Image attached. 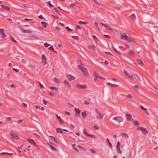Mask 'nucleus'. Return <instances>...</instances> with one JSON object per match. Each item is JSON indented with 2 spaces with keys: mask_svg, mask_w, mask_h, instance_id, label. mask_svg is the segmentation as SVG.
Masks as SVG:
<instances>
[{
  "mask_svg": "<svg viewBox=\"0 0 158 158\" xmlns=\"http://www.w3.org/2000/svg\"><path fill=\"white\" fill-rule=\"evenodd\" d=\"M48 94L49 95L51 96H54V94L53 93L51 92H49L48 93Z\"/></svg>",
  "mask_w": 158,
  "mask_h": 158,
  "instance_id": "obj_52",
  "label": "nucleus"
},
{
  "mask_svg": "<svg viewBox=\"0 0 158 158\" xmlns=\"http://www.w3.org/2000/svg\"><path fill=\"white\" fill-rule=\"evenodd\" d=\"M83 133L84 135L87 136H88L89 135V134L87 132L86 130L85 129H84Z\"/></svg>",
  "mask_w": 158,
  "mask_h": 158,
  "instance_id": "obj_32",
  "label": "nucleus"
},
{
  "mask_svg": "<svg viewBox=\"0 0 158 158\" xmlns=\"http://www.w3.org/2000/svg\"><path fill=\"white\" fill-rule=\"evenodd\" d=\"M10 40H11L15 43H17V41H16L14 39V38L11 36H10Z\"/></svg>",
  "mask_w": 158,
  "mask_h": 158,
  "instance_id": "obj_31",
  "label": "nucleus"
},
{
  "mask_svg": "<svg viewBox=\"0 0 158 158\" xmlns=\"http://www.w3.org/2000/svg\"><path fill=\"white\" fill-rule=\"evenodd\" d=\"M41 23L43 27L45 28H46V27H47L48 25V24L47 23H45L44 22H41Z\"/></svg>",
  "mask_w": 158,
  "mask_h": 158,
  "instance_id": "obj_22",
  "label": "nucleus"
},
{
  "mask_svg": "<svg viewBox=\"0 0 158 158\" xmlns=\"http://www.w3.org/2000/svg\"><path fill=\"white\" fill-rule=\"evenodd\" d=\"M82 115L83 118L85 119L86 116V114L85 112H83L82 113Z\"/></svg>",
  "mask_w": 158,
  "mask_h": 158,
  "instance_id": "obj_30",
  "label": "nucleus"
},
{
  "mask_svg": "<svg viewBox=\"0 0 158 158\" xmlns=\"http://www.w3.org/2000/svg\"><path fill=\"white\" fill-rule=\"evenodd\" d=\"M133 88L136 90H137L138 89V87L137 85H134L133 86Z\"/></svg>",
  "mask_w": 158,
  "mask_h": 158,
  "instance_id": "obj_56",
  "label": "nucleus"
},
{
  "mask_svg": "<svg viewBox=\"0 0 158 158\" xmlns=\"http://www.w3.org/2000/svg\"><path fill=\"white\" fill-rule=\"evenodd\" d=\"M93 128L95 130H98L99 129V127L98 126H94L93 127Z\"/></svg>",
  "mask_w": 158,
  "mask_h": 158,
  "instance_id": "obj_42",
  "label": "nucleus"
},
{
  "mask_svg": "<svg viewBox=\"0 0 158 158\" xmlns=\"http://www.w3.org/2000/svg\"><path fill=\"white\" fill-rule=\"evenodd\" d=\"M72 147H73V148L74 150H75L77 152H78V150L75 147V144H73L72 145Z\"/></svg>",
  "mask_w": 158,
  "mask_h": 158,
  "instance_id": "obj_33",
  "label": "nucleus"
},
{
  "mask_svg": "<svg viewBox=\"0 0 158 158\" xmlns=\"http://www.w3.org/2000/svg\"><path fill=\"white\" fill-rule=\"evenodd\" d=\"M4 10H10V8L7 6H5V7L3 9Z\"/></svg>",
  "mask_w": 158,
  "mask_h": 158,
  "instance_id": "obj_37",
  "label": "nucleus"
},
{
  "mask_svg": "<svg viewBox=\"0 0 158 158\" xmlns=\"http://www.w3.org/2000/svg\"><path fill=\"white\" fill-rule=\"evenodd\" d=\"M76 87L78 89H83L86 88V86L85 85H81L77 84L76 86Z\"/></svg>",
  "mask_w": 158,
  "mask_h": 158,
  "instance_id": "obj_4",
  "label": "nucleus"
},
{
  "mask_svg": "<svg viewBox=\"0 0 158 158\" xmlns=\"http://www.w3.org/2000/svg\"><path fill=\"white\" fill-rule=\"evenodd\" d=\"M22 105L23 107H24L25 108H27V104H26L25 103H22Z\"/></svg>",
  "mask_w": 158,
  "mask_h": 158,
  "instance_id": "obj_55",
  "label": "nucleus"
},
{
  "mask_svg": "<svg viewBox=\"0 0 158 158\" xmlns=\"http://www.w3.org/2000/svg\"><path fill=\"white\" fill-rule=\"evenodd\" d=\"M66 28L69 31H71L73 30V29L69 28L68 27H66Z\"/></svg>",
  "mask_w": 158,
  "mask_h": 158,
  "instance_id": "obj_44",
  "label": "nucleus"
},
{
  "mask_svg": "<svg viewBox=\"0 0 158 158\" xmlns=\"http://www.w3.org/2000/svg\"><path fill=\"white\" fill-rule=\"evenodd\" d=\"M126 117L128 121H132L133 119L132 115L130 114H127L126 115Z\"/></svg>",
  "mask_w": 158,
  "mask_h": 158,
  "instance_id": "obj_8",
  "label": "nucleus"
},
{
  "mask_svg": "<svg viewBox=\"0 0 158 158\" xmlns=\"http://www.w3.org/2000/svg\"><path fill=\"white\" fill-rule=\"evenodd\" d=\"M84 104L86 105H89V103L88 101L85 100L84 101Z\"/></svg>",
  "mask_w": 158,
  "mask_h": 158,
  "instance_id": "obj_49",
  "label": "nucleus"
},
{
  "mask_svg": "<svg viewBox=\"0 0 158 158\" xmlns=\"http://www.w3.org/2000/svg\"><path fill=\"white\" fill-rule=\"evenodd\" d=\"M47 5H48L51 7H52L54 6L53 5L51 4L50 1H48L47 2Z\"/></svg>",
  "mask_w": 158,
  "mask_h": 158,
  "instance_id": "obj_34",
  "label": "nucleus"
},
{
  "mask_svg": "<svg viewBox=\"0 0 158 158\" xmlns=\"http://www.w3.org/2000/svg\"><path fill=\"white\" fill-rule=\"evenodd\" d=\"M127 97L128 98H132V96L130 94H128L127 95Z\"/></svg>",
  "mask_w": 158,
  "mask_h": 158,
  "instance_id": "obj_64",
  "label": "nucleus"
},
{
  "mask_svg": "<svg viewBox=\"0 0 158 158\" xmlns=\"http://www.w3.org/2000/svg\"><path fill=\"white\" fill-rule=\"evenodd\" d=\"M94 74L95 78H99L102 79L104 80H105V78H103L102 77H100L99 74L95 72H94Z\"/></svg>",
  "mask_w": 158,
  "mask_h": 158,
  "instance_id": "obj_9",
  "label": "nucleus"
},
{
  "mask_svg": "<svg viewBox=\"0 0 158 158\" xmlns=\"http://www.w3.org/2000/svg\"><path fill=\"white\" fill-rule=\"evenodd\" d=\"M79 4V3L77 2H74L73 3H71L70 4V6L71 7H75V6Z\"/></svg>",
  "mask_w": 158,
  "mask_h": 158,
  "instance_id": "obj_24",
  "label": "nucleus"
},
{
  "mask_svg": "<svg viewBox=\"0 0 158 158\" xmlns=\"http://www.w3.org/2000/svg\"><path fill=\"white\" fill-rule=\"evenodd\" d=\"M50 137H51L53 139V140L56 143H58V142H57V141L56 140L55 138L53 136H50Z\"/></svg>",
  "mask_w": 158,
  "mask_h": 158,
  "instance_id": "obj_51",
  "label": "nucleus"
},
{
  "mask_svg": "<svg viewBox=\"0 0 158 158\" xmlns=\"http://www.w3.org/2000/svg\"><path fill=\"white\" fill-rule=\"evenodd\" d=\"M13 70L14 71H15V72H18L19 71V70H18V69H15V68H13Z\"/></svg>",
  "mask_w": 158,
  "mask_h": 158,
  "instance_id": "obj_61",
  "label": "nucleus"
},
{
  "mask_svg": "<svg viewBox=\"0 0 158 158\" xmlns=\"http://www.w3.org/2000/svg\"><path fill=\"white\" fill-rule=\"evenodd\" d=\"M90 152H91L93 154H94L96 152L95 150L93 149H91L90 150Z\"/></svg>",
  "mask_w": 158,
  "mask_h": 158,
  "instance_id": "obj_48",
  "label": "nucleus"
},
{
  "mask_svg": "<svg viewBox=\"0 0 158 158\" xmlns=\"http://www.w3.org/2000/svg\"><path fill=\"white\" fill-rule=\"evenodd\" d=\"M50 88L51 89L54 90H55V91L57 93H58L59 92L58 89L55 87L52 86L50 87Z\"/></svg>",
  "mask_w": 158,
  "mask_h": 158,
  "instance_id": "obj_23",
  "label": "nucleus"
},
{
  "mask_svg": "<svg viewBox=\"0 0 158 158\" xmlns=\"http://www.w3.org/2000/svg\"><path fill=\"white\" fill-rule=\"evenodd\" d=\"M54 81L56 83H60L59 80L57 78L55 77L53 79Z\"/></svg>",
  "mask_w": 158,
  "mask_h": 158,
  "instance_id": "obj_26",
  "label": "nucleus"
},
{
  "mask_svg": "<svg viewBox=\"0 0 158 158\" xmlns=\"http://www.w3.org/2000/svg\"><path fill=\"white\" fill-rule=\"evenodd\" d=\"M143 128H144L142 127H140V126H138L137 127V129L138 130H139L141 131V130H143Z\"/></svg>",
  "mask_w": 158,
  "mask_h": 158,
  "instance_id": "obj_36",
  "label": "nucleus"
},
{
  "mask_svg": "<svg viewBox=\"0 0 158 158\" xmlns=\"http://www.w3.org/2000/svg\"><path fill=\"white\" fill-rule=\"evenodd\" d=\"M19 28L20 29V30L23 32L24 33H30L31 34L32 33V31L30 30H25L23 28L21 27H19Z\"/></svg>",
  "mask_w": 158,
  "mask_h": 158,
  "instance_id": "obj_7",
  "label": "nucleus"
},
{
  "mask_svg": "<svg viewBox=\"0 0 158 158\" xmlns=\"http://www.w3.org/2000/svg\"><path fill=\"white\" fill-rule=\"evenodd\" d=\"M113 119L114 120H116L119 123L123 121V118L121 117H114L113 118Z\"/></svg>",
  "mask_w": 158,
  "mask_h": 158,
  "instance_id": "obj_5",
  "label": "nucleus"
},
{
  "mask_svg": "<svg viewBox=\"0 0 158 158\" xmlns=\"http://www.w3.org/2000/svg\"><path fill=\"white\" fill-rule=\"evenodd\" d=\"M104 36L106 38H111V37L110 36L108 35H104Z\"/></svg>",
  "mask_w": 158,
  "mask_h": 158,
  "instance_id": "obj_63",
  "label": "nucleus"
},
{
  "mask_svg": "<svg viewBox=\"0 0 158 158\" xmlns=\"http://www.w3.org/2000/svg\"><path fill=\"white\" fill-rule=\"evenodd\" d=\"M136 62L137 64L139 65H141L143 64V63L141 60H139L138 59L136 60Z\"/></svg>",
  "mask_w": 158,
  "mask_h": 158,
  "instance_id": "obj_16",
  "label": "nucleus"
},
{
  "mask_svg": "<svg viewBox=\"0 0 158 158\" xmlns=\"http://www.w3.org/2000/svg\"><path fill=\"white\" fill-rule=\"evenodd\" d=\"M95 112L98 114V115L96 117V118L98 119H100L103 118V115L100 113L98 109L95 108Z\"/></svg>",
  "mask_w": 158,
  "mask_h": 158,
  "instance_id": "obj_3",
  "label": "nucleus"
},
{
  "mask_svg": "<svg viewBox=\"0 0 158 158\" xmlns=\"http://www.w3.org/2000/svg\"><path fill=\"white\" fill-rule=\"evenodd\" d=\"M96 47L95 45H93L92 46H88V48L89 49H90L93 51H94Z\"/></svg>",
  "mask_w": 158,
  "mask_h": 158,
  "instance_id": "obj_21",
  "label": "nucleus"
},
{
  "mask_svg": "<svg viewBox=\"0 0 158 158\" xmlns=\"http://www.w3.org/2000/svg\"><path fill=\"white\" fill-rule=\"evenodd\" d=\"M120 38L122 39H125L129 42L135 43V41L133 39L130 38L126 34L120 35Z\"/></svg>",
  "mask_w": 158,
  "mask_h": 158,
  "instance_id": "obj_2",
  "label": "nucleus"
},
{
  "mask_svg": "<svg viewBox=\"0 0 158 158\" xmlns=\"http://www.w3.org/2000/svg\"><path fill=\"white\" fill-rule=\"evenodd\" d=\"M67 77L68 78L69 80V81H72L75 79V78L74 76L70 74L67 75Z\"/></svg>",
  "mask_w": 158,
  "mask_h": 158,
  "instance_id": "obj_12",
  "label": "nucleus"
},
{
  "mask_svg": "<svg viewBox=\"0 0 158 158\" xmlns=\"http://www.w3.org/2000/svg\"><path fill=\"white\" fill-rule=\"evenodd\" d=\"M64 83L68 88H71L70 85L67 80H64Z\"/></svg>",
  "mask_w": 158,
  "mask_h": 158,
  "instance_id": "obj_14",
  "label": "nucleus"
},
{
  "mask_svg": "<svg viewBox=\"0 0 158 158\" xmlns=\"http://www.w3.org/2000/svg\"><path fill=\"white\" fill-rule=\"evenodd\" d=\"M78 61L80 64L78 66V68L83 72L84 77H88V74L86 69L84 67V65L80 60L78 59Z\"/></svg>",
  "mask_w": 158,
  "mask_h": 158,
  "instance_id": "obj_1",
  "label": "nucleus"
},
{
  "mask_svg": "<svg viewBox=\"0 0 158 158\" xmlns=\"http://www.w3.org/2000/svg\"><path fill=\"white\" fill-rule=\"evenodd\" d=\"M50 148H51V149H52V150L55 151H56V149L53 146L50 145Z\"/></svg>",
  "mask_w": 158,
  "mask_h": 158,
  "instance_id": "obj_54",
  "label": "nucleus"
},
{
  "mask_svg": "<svg viewBox=\"0 0 158 158\" xmlns=\"http://www.w3.org/2000/svg\"><path fill=\"white\" fill-rule=\"evenodd\" d=\"M58 122L60 124H62L63 123V120L60 117H58Z\"/></svg>",
  "mask_w": 158,
  "mask_h": 158,
  "instance_id": "obj_20",
  "label": "nucleus"
},
{
  "mask_svg": "<svg viewBox=\"0 0 158 158\" xmlns=\"http://www.w3.org/2000/svg\"><path fill=\"white\" fill-rule=\"evenodd\" d=\"M74 110L76 113L78 114H79L80 113L81 110L78 109L77 108H74Z\"/></svg>",
  "mask_w": 158,
  "mask_h": 158,
  "instance_id": "obj_25",
  "label": "nucleus"
},
{
  "mask_svg": "<svg viewBox=\"0 0 158 158\" xmlns=\"http://www.w3.org/2000/svg\"><path fill=\"white\" fill-rule=\"evenodd\" d=\"M106 142L107 144L109 145V147L111 148H112V146L111 143L110 142L109 139H107L106 140Z\"/></svg>",
  "mask_w": 158,
  "mask_h": 158,
  "instance_id": "obj_17",
  "label": "nucleus"
},
{
  "mask_svg": "<svg viewBox=\"0 0 158 158\" xmlns=\"http://www.w3.org/2000/svg\"><path fill=\"white\" fill-rule=\"evenodd\" d=\"M38 82L39 83L40 88H44L43 86V85L41 84V83L39 81Z\"/></svg>",
  "mask_w": 158,
  "mask_h": 158,
  "instance_id": "obj_58",
  "label": "nucleus"
},
{
  "mask_svg": "<svg viewBox=\"0 0 158 158\" xmlns=\"http://www.w3.org/2000/svg\"><path fill=\"white\" fill-rule=\"evenodd\" d=\"M10 135L11 136V138L12 139H19V137L18 136V135L15 133H12L10 134Z\"/></svg>",
  "mask_w": 158,
  "mask_h": 158,
  "instance_id": "obj_6",
  "label": "nucleus"
},
{
  "mask_svg": "<svg viewBox=\"0 0 158 158\" xmlns=\"http://www.w3.org/2000/svg\"><path fill=\"white\" fill-rule=\"evenodd\" d=\"M102 25H103L104 27H106L107 29L110 31H113V30L111 28H110L109 26H108L107 24L103 23L102 22L100 23Z\"/></svg>",
  "mask_w": 158,
  "mask_h": 158,
  "instance_id": "obj_13",
  "label": "nucleus"
},
{
  "mask_svg": "<svg viewBox=\"0 0 158 158\" xmlns=\"http://www.w3.org/2000/svg\"><path fill=\"white\" fill-rule=\"evenodd\" d=\"M9 154V153L7 152H2L0 154L1 156H3L5 155H8Z\"/></svg>",
  "mask_w": 158,
  "mask_h": 158,
  "instance_id": "obj_39",
  "label": "nucleus"
},
{
  "mask_svg": "<svg viewBox=\"0 0 158 158\" xmlns=\"http://www.w3.org/2000/svg\"><path fill=\"white\" fill-rule=\"evenodd\" d=\"M127 76L131 78L132 80H134V77L132 75H129H129Z\"/></svg>",
  "mask_w": 158,
  "mask_h": 158,
  "instance_id": "obj_47",
  "label": "nucleus"
},
{
  "mask_svg": "<svg viewBox=\"0 0 158 158\" xmlns=\"http://www.w3.org/2000/svg\"><path fill=\"white\" fill-rule=\"evenodd\" d=\"M43 102L44 105H46L48 102L44 99L43 100Z\"/></svg>",
  "mask_w": 158,
  "mask_h": 158,
  "instance_id": "obj_53",
  "label": "nucleus"
},
{
  "mask_svg": "<svg viewBox=\"0 0 158 158\" xmlns=\"http://www.w3.org/2000/svg\"><path fill=\"white\" fill-rule=\"evenodd\" d=\"M44 45L45 47L46 48H47L48 46H49L51 45H50V44H48L47 43H44Z\"/></svg>",
  "mask_w": 158,
  "mask_h": 158,
  "instance_id": "obj_41",
  "label": "nucleus"
},
{
  "mask_svg": "<svg viewBox=\"0 0 158 158\" xmlns=\"http://www.w3.org/2000/svg\"><path fill=\"white\" fill-rule=\"evenodd\" d=\"M0 33L1 35H2V38H4L6 37V35L4 33V30L3 29H0Z\"/></svg>",
  "mask_w": 158,
  "mask_h": 158,
  "instance_id": "obj_11",
  "label": "nucleus"
},
{
  "mask_svg": "<svg viewBox=\"0 0 158 158\" xmlns=\"http://www.w3.org/2000/svg\"><path fill=\"white\" fill-rule=\"evenodd\" d=\"M128 53L130 55H134V53L133 51L132 50H130Z\"/></svg>",
  "mask_w": 158,
  "mask_h": 158,
  "instance_id": "obj_38",
  "label": "nucleus"
},
{
  "mask_svg": "<svg viewBox=\"0 0 158 158\" xmlns=\"http://www.w3.org/2000/svg\"><path fill=\"white\" fill-rule=\"evenodd\" d=\"M131 19L133 21H134L135 19L136 16L134 14H133L131 16Z\"/></svg>",
  "mask_w": 158,
  "mask_h": 158,
  "instance_id": "obj_27",
  "label": "nucleus"
},
{
  "mask_svg": "<svg viewBox=\"0 0 158 158\" xmlns=\"http://www.w3.org/2000/svg\"><path fill=\"white\" fill-rule=\"evenodd\" d=\"M48 49L50 50H52V51H54V48L52 46H51L48 48Z\"/></svg>",
  "mask_w": 158,
  "mask_h": 158,
  "instance_id": "obj_57",
  "label": "nucleus"
},
{
  "mask_svg": "<svg viewBox=\"0 0 158 158\" xmlns=\"http://www.w3.org/2000/svg\"><path fill=\"white\" fill-rule=\"evenodd\" d=\"M141 131L142 132L144 135L146 134L147 132V130L145 128H143V130H142Z\"/></svg>",
  "mask_w": 158,
  "mask_h": 158,
  "instance_id": "obj_29",
  "label": "nucleus"
},
{
  "mask_svg": "<svg viewBox=\"0 0 158 158\" xmlns=\"http://www.w3.org/2000/svg\"><path fill=\"white\" fill-rule=\"evenodd\" d=\"M133 125L135 126H138L139 125V123L138 121L134 120L133 121Z\"/></svg>",
  "mask_w": 158,
  "mask_h": 158,
  "instance_id": "obj_28",
  "label": "nucleus"
},
{
  "mask_svg": "<svg viewBox=\"0 0 158 158\" xmlns=\"http://www.w3.org/2000/svg\"><path fill=\"white\" fill-rule=\"evenodd\" d=\"M27 141L29 142L30 143L33 144L34 145H36L35 143V141L32 139H27Z\"/></svg>",
  "mask_w": 158,
  "mask_h": 158,
  "instance_id": "obj_15",
  "label": "nucleus"
},
{
  "mask_svg": "<svg viewBox=\"0 0 158 158\" xmlns=\"http://www.w3.org/2000/svg\"><path fill=\"white\" fill-rule=\"evenodd\" d=\"M93 0L95 1V3H96V4H97L98 5H100V2H98L95 0Z\"/></svg>",
  "mask_w": 158,
  "mask_h": 158,
  "instance_id": "obj_60",
  "label": "nucleus"
},
{
  "mask_svg": "<svg viewBox=\"0 0 158 158\" xmlns=\"http://www.w3.org/2000/svg\"><path fill=\"white\" fill-rule=\"evenodd\" d=\"M140 108L142 110H144L147 114H149L148 112L147 111V109L141 105H140Z\"/></svg>",
  "mask_w": 158,
  "mask_h": 158,
  "instance_id": "obj_18",
  "label": "nucleus"
},
{
  "mask_svg": "<svg viewBox=\"0 0 158 158\" xmlns=\"http://www.w3.org/2000/svg\"><path fill=\"white\" fill-rule=\"evenodd\" d=\"M113 50H114V51H115V52H116V53H119V52L118 51L116 50V49H115V48L114 47V46H113Z\"/></svg>",
  "mask_w": 158,
  "mask_h": 158,
  "instance_id": "obj_45",
  "label": "nucleus"
},
{
  "mask_svg": "<svg viewBox=\"0 0 158 158\" xmlns=\"http://www.w3.org/2000/svg\"><path fill=\"white\" fill-rule=\"evenodd\" d=\"M135 78H136V79H138L140 81V79L139 77H138V76L137 75H136L135 74Z\"/></svg>",
  "mask_w": 158,
  "mask_h": 158,
  "instance_id": "obj_50",
  "label": "nucleus"
},
{
  "mask_svg": "<svg viewBox=\"0 0 158 158\" xmlns=\"http://www.w3.org/2000/svg\"><path fill=\"white\" fill-rule=\"evenodd\" d=\"M56 131L57 133H62L63 132L62 130L60 128H56Z\"/></svg>",
  "mask_w": 158,
  "mask_h": 158,
  "instance_id": "obj_19",
  "label": "nucleus"
},
{
  "mask_svg": "<svg viewBox=\"0 0 158 158\" xmlns=\"http://www.w3.org/2000/svg\"><path fill=\"white\" fill-rule=\"evenodd\" d=\"M117 150L119 153H121V151H120V148L119 147H118L117 148Z\"/></svg>",
  "mask_w": 158,
  "mask_h": 158,
  "instance_id": "obj_46",
  "label": "nucleus"
},
{
  "mask_svg": "<svg viewBox=\"0 0 158 158\" xmlns=\"http://www.w3.org/2000/svg\"><path fill=\"white\" fill-rule=\"evenodd\" d=\"M124 73L126 75H129V73H128V72L127 71L125 70H124Z\"/></svg>",
  "mask_w": 158,
  "mask_h": 158,
  "instance_id": "obj_59",
  "label": "nucleus"
},
{
  "mask_svg": "<svg viewBox=\"0 0 158 158\" xmlns=\"http://www.w3.org/2000/svg\"><path fill=\"white\" fill-rule=\"evenodd\" d=\"M79 23L80 24H86L88 23H87L86 22H82L81 21H79Z\"/></svg>",
  "mask_w": 158,
  "mask_h": 158,
  "instance_id": "obj_43",
  "label": "nucleus"
},
{
  "mask_svg": "<svg viewBox=\"0 0 158 158\" xmlns=\"http://www.w3.org/2000/svg\"><path fill=\"white\" fill-rule=\"evenodd\" d=\"M53 9L60 16L61 15L60 14L59 12L58 11L57 9L56 8H54Z\"/></svg>",
  "mask_w": 158,
  "mask_h": 158,
  "instance_id": "obj_40",
  "label": "nucleus"
},
{
  "mask_svg": "<svg viewBox=\"0 0 158 158\" xmlns=\"http://www.w3.org/2000/svg\"><path fill=\"white\" fill-rule=\"evenodd\" d=\"M28 66L29 67H32V68H33L34 67V65H33L32 64H29L28 65Z\"/></svg>",
  "mask_w": 158,
  "mask_h": 158,
  "instance_id": "obj_62",
  "label": "nucleus"
},
{
  "mask_svg": "<svg viewBox=\"0 0 158 158\" xmlns=\"http://www.w3.org/2000/svg\"><path fill=\"white\" fill-rule=\"evenodd\" d=\"M42 58L43 62L44 64H46L47 63V58L46 57L44 54H43L42 55Z\"/></svg>",
  "mask_w": 158,
  "mask_h": 158,
  "instance_id": "obj_10",
  "label": "nucleus"
},
{
  "mask_svg": "<svg viewBox=\"0 0 158 158\" xmlns=\"http://www.w3.org/2000/svg\"><path fill=\"white\" fill-rule=\"evenodd\" d=\"M72 37L76 40H79V37L78 36H72Z\"/></svg>",
  "mask_w": 158,
  "mask_h": 158,
  "instance_id": "obj_35",
  "label": "nucleus"
}]
</instances>
